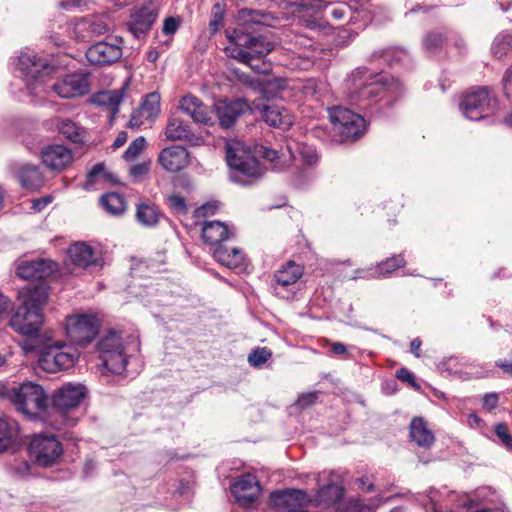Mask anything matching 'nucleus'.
<instances>
[{
    "mask_svg": "<svg viewBox=\"0 0 512 512\" xmlns=\"http://www.w3.org/2000/svg\"><path fill=\"white\" fill-rule=\"evenodd\" d=\"M21 305L10 319L9 325L19 334L34 337L43 323L42 307L48 300L44 285H27L18 292Z\"/></svg>",
    "mask_w": 512,
    "mask_h": 512,
    "instance_id": "f257e3e1",
    "label": "nucleus"
},
{
    "mask_svg": "<svg viewBox=\"0 0 512 512\" xmlns=\"http://www.w3.org/2000/svg\"><path fill=\"white\" fill-rule=\"evenodd\" d=\"M229 44L225 47L228 57L249 64L254 58H262L274 50L275 43L266 37H254L241 29L225 31Z\"/></svg>",
    "mask_w": 512,
    "mask_h": 512,
    "instance_id": "f03ea898",
    "label": "nucleus"
},
{
    "mask_svg": "<svg viewBox=\"0 0 512 512\" xmlns=\"http://www.w3.org/2000/svg\"><path fill=\"white\" fill-rule=\"evenodd\" d=\"M226 161L231 169L230 178L236 183L247 185L264 175V168L243 142L227 144Z\"/></svg>",
    "mask_w": 512,
    "mask_h": 512,
    "instance_id": "7ed1b4c3",
    "label": "nucleus"
},
{
    "mask_svg": "<svg viewBox=\"0 0 512 512\" xmlns=\"http://www.w3.org/2000/svg\"><path fill=\"white\" fill-rule=\"evenodd\" d=\"M347 85L352 99L359 103L365 102L384 93L391 95L402 91V83L392 77L381 76L377 80L367 81L366 70L358 68L352 72Z\"/></svg>",
    "mask_w": 512,
    "mask_h": 512,
    "instance_id": "20e7f679",
    "label": "nucleus"
},
{
    "mask_svg": "<svg viewBox=\"0 0 512 512\" xmlns=\"http://www.w3.org/2000/svg\"><path fill=\"white\" fill-rule=\"evenodd\" d=\"M2 393L20 412L30 417L38 416L47 407L46 393L40 385L32 382L3 386Z\"/></svg>",
    "mask_w": 512,
    "mask_h": 512,
    "instance_id": "39448f33",
    "label": "nucleus"
},
{
    "mask_svg": "<svg viewBox=\"0 0 512 512\" xmlns=\"http://www.w3.org/2000/svg\"><path fill=\"white\" fill-rule=\"evenodd\" d=\"M78 356V352L71 346L48 339L40 348L38 364L42 370L55 373L72 367Z\"/></svg>",
    "mask_w": 512,
    "mask_h": 512,
    "instance_id": "423d86ee",
    "label": "nucleus"
},
{
    "mask_svg": "<svg viewBox=\"0 0 512 512\" xmlns=\"http://www.w3.org/2000/svg\"><path fill=\"white\" fill-rule=\"evenodd\" d=\"M85 396V389L82 385L68 384L59 389L53 396V407L51 415L56 418L51 422L52 426L60 430L68 422L74 424L72 419L66 417L68 410L76 408Z\"/></svg>",
    "mask_w": 512,
    "mask_h": 512,
    "instance_id": "0eeeda50",
    "label": "nucleus"
},
{
    "mask_svg": "<svg viewBox=\"0 0 512 512\" xmlns=\"http://www.w3.org/2000/svg\"><path fill=\"white\" fill-rule=\"evenodd\" d=\"M99 357L102 365L110 372L121 374L127 365V355L121 336L109 332L98 342Z\"/></svg>",
    "mask_w": 512,
    "mask_h": 512,
    "instance_id": "6e6552de",
    "label": "nucleus"
},
{
    "mask_svg": "<svg viewBox=\"0 0 512 512\" xmlns=\"http://www.w3.org/2000/svg\"><path fill=\"white\" fill-rule=\"evenodd\" d=\"M28 451L37 465L51 467L61 458L63 447L54 435L39 433L32 437Z\"/></svg>",
    "mask_w": 512,
    "mask_h": 512,
    "instance_id": "1a4fd4ad",
    "label": "nucleus"
},
{
    "mask_svg": "<svg viewBox=\"0 0 512 512\" xmlns=\"http://www.w3.org/2000/svg\"><path fill=\"white\" fill-rule=\"evenodd\" d=\"M330 119L343 140H354L365 130L364 118L346 108H334Z\"/></svg>",
    "mask_w": 512,
    "mask_h": 512,
    "instance_id": "9d476101",
    "label": "nucleus"
},
{
    "mask_svg": "<svg viewBox=\"0 0 512 512\" xmlns=\"http://www.w3.org/2000/svg\"><path fill=\"white\" fill-rule=\"evenodd\" d=\"M494 108V99L490 97L486 88L467 93L460 102V110L469 120H479L491 113Z\"/></svg>",
    "mask_w": 512,
    "mask_h": 512,
    "instance_id": "9b49d317",
    "label": "nucleus"
},
{
    "mask_svg": "<svg viewBox=\"0 0 512 512\" xmlns=\"http://www.w3.org/2000/svg\"><path fill=\"white\" fill-rule=\"evenodd\" d=\"M110 30L105 16L92 15L74 19L70 23V33L78 41L88 42L94 37L104 35Z\"/></svg>",
    "mask_w": 512,
    "mask_h": 512,
    "instance_id": "f8f14e48",
    "label": "nucleus"
},
{
    "mask_svg": "<svg viewBox=\"0 0 512 512\" xmlns=\"http://www.w3.org/2000/svg\"><path fill=\"white\" fill-rule=\"evenodd\" d=\"M66 334L76 344L91 342L98 333V322L91 315L70 316L66 322Z\"/></svg>",
    "mask_w": 512,
    "mask_h": 512,
    "instance_id": "ddd939ff",
    "label": "nucleus"
},
{
    "mask_svg": "<svg viewBox=\"0 0 512 512\" xmlns=\"http://www.w3.org/2000/svg\"><path fill=\"white\" fill-rule=\"evenodd\" d=\"M121 43L122 40L118 37L98 42L87 50L86 57L90 63L97 65L116 62L122 57Z\"/></svg>",
    "mask_w": 512,
    "mask_h": 512,
    "instance_id": "4468645a",
    "label": "nucleus"
},
{
    "mask_svg": "<svg viewBox=\"0 0 512 512\" xmlns=\"http://www.w3.org/2000/svg\"><path fill=\"white\" fill-rule=\"evenodd\" d=\"M19 69L28 78V85L31 80L38 82L44 76L50 74L52 67L48 64L47 60L38 56L34 52H23L18 57Z\"/></svg>",
    "mask_w": 512,
    "mask_h": 512,
    "instance_id": "2eb2a0df",
    "label": "nucleus"
},
{
    "mask_svg": "<svg viewBox=\"0 0 512 512\" xmlns=\"http://www.w3.org/2000/svg\"><path fill=\"white\" fill-rule=\"evenodd\" d=\"M231 491L237 503L248 507L257 500L260 494V486L254 475L246 474L239 477V479L232 484Z\"/></svg>",
    "mask_w": 512,
    "mask_h": 512,
    "instance_id": "dca6fc26",
    "label": "nucleus"
},
{
    "mask_svg": "<svg viewBox=\"0 0 512 512\" xmlns=\"http://www.w3.org/2000/svg\"><path fill=\"white\" fill-rule=\"evenodd\" d=\"M179 109L196 123L203 125L214 123L213 111L196 96L190 94L183 96L179 101Z\"/></svg>",
    "mask_w": 512,
    "mask_h": 512,
    "instance_id": "f3484780",
    "label": "nucleus"
},
{
    "mask_svg": "<svg viewBox=\"0 0 512 512\" xmlns=\"http://www.w3.org/2000/svg\"><path fill=\"white\" fill-rule=\"evenodd\" d=\"M219 124L223 128L232 127L236 120L250 109L247 101L238 99L232 102L219 101L214 105Z\"/></svg>",
    "mask_w": 512,
    "mask_h": 512,
    "instance_id": "a211bd4d",
    "label": "nucleus"
},
{
    "mask_svg": "<svg viewBox=\"0 0 512 512\" xmlns=\"http://www.w3.org/2000/svg\"><path fill=\"white\" fill-rule=\"evenodd\" d=\"M51 89L61 98H74L88 92V82L83 75L70 74L54 83Z\"/></svg>",
    "mask_w": 512,
    "mask_h": 512,
    "instance_id": "6ab92c4d",
    "label": "nucleus"
},
{
    "mask_svg": "<svg viewBox=\"0 0 512 512\" xmlns=\"http://www.w3.org/2000/svg\"><path fill=\"white\" fill-rule=\"evenodd\" d=\"M262 119L270 126L283 130L289 129L294 123V116L284 107L260 103L255 106Z\"/></svg>",
    "mask_w": 512,
    "mask_h": 512,
    "instance_id": "aec40b11",
    "label": "nucleus"
},
{
    "mask_svg": "<svg viewBox=\"0 0 512 512\" xmlns=\"http://www.w3.org/2000/svg\"><path fill=\"white\" fill-rule=\"evenodd\" d=\"M56 269L55 263L45 259L22 261L17 267V275L28 281L42 280Z\"/></svg>",
    "mask_w": 512,
    "mask_h": 512,
    "instance_id": "412c9836",
    "label": "nucleus"
},
{
    "mask_svg": "<svg viewBox=\"0 0 512 512\" xmlns=\"http://www.w3.org/2000/svg\"><path fill=\"white\" fill-rule=\"evenodd\" d=\"M158 162L167 172L176 173L189 165V152L182 146L167 147L160 152Z\"/></svg>",
    "mask_w": 512,
    "mask_h": 512,
    "instance_id": "4be33fe9",
    "label": "nucleus"
},
{
    "mask_svg": "<svg viewBox=\"0 0 512 512\" xmlns=\"http://www.w3.org/2000/svg\"><path fill=\"white\" fill-rule=\"evenodd\" d=\"M41 158L47 168L60 171L72 162L73 155L71 150L63 145H51L42 151Z\"/></svg>",
    "mask_w": 512,
    "mask_h": 512,
    "instance_id": "5701e85b",
    "label": "nucleus"
},
{
    "mask_svg": "<svg viewBox=\"0 0 512 512\" xmlns=\"http://www.w3.org/2000/svg\"><path fill=\"white\" fill-rule=\"evenodd\" d=\"M160 111V95L156 92L148 94L139 109L133 112L129 127L138 128L144 120L153 121Z\"/></svg>",
    "mask_w": 512,
    "mask_h": 512,
    "instance_id": "b1692460",
    "label": "nucleus"
},
{
    "mask_svg": "<svg viewBox=\"0 0 512 512\" xmlns=\"http://www.w3.org/2000/svg\"><path fill=\"white\" fill-rule=\"evenodd\" d=\"M157 16L158 12L153 3L143 5L132 15L130 31L139 37L150 30Z\"/></svg>",
    "mask_w": 512,
    "mask_h": 512,
    "instance_id": "393cba45",
    "label": "nucleus"
},
{
    "mask_svg": "<svg viewBox=\"0 0 512 512\" xmlns=\"http://www.w3.org/2000/svg\"><path fill=\"white\" fill-rule=\"evenodd\" d=\"M233 233L220 221L205 222L202 227V238L205 243L218 247L228 240Z\"/></svg>",
    "mask_w": 512,
    "mask_h": 512,
    "instance_id": "a878e982",
    "label": "nucleus"
},
{
    "mask_svg": "<svg viewBox=\"0 0 512 512\" xmlns=\"http://www.w3.org/2000/svg\"><path fill=\"white\" fill-rule=\"evenodd\" d=\"M17 177L21 186L31 191L39 190L44 185V177L35 165H22Z\"/></svg>",
    "mask_w": 512,
    "mask_h": 512,
    "instance_id": "bb28decb",
    "label": "nucleus"
},
{
    "mask_svg": "<svg viewBox=\"0 0 512 512\" xmlns=\"http://www.w3.org/2000/svg\"><path fill=\"white\" fill-rule=\"evenodd\" d=\"M122 97V90L101 91L92 96L91 102L109 111L113 119L119 111Z\"/></svg>",
    "mask_w": 512,
    "mask_h": 512,
    "instance_id": "cd10ccee",
    "label": "nucleus"
},
{
    "mask_svg": "<svg viewBox=\"0 0 512 512\" xmlns=\"http://www.w3.org/2000/svg\"><path fill=\"white\" fill-rule=\"evenodd\" d=\"M410 437L419 446L429 448L435 441L432 431L421 417H415L410 423Z\"/></svg>",
    "mask_w": 512,
    "mask_h": 512,
    "instance_id": "c85d7f7f",
    "label": "nucleus"
},
{
    "mask_svg": "<svg viewBox=\"0 0 512 512\" xmlns=\"http://www.w3.org/2000/svg\"><path fill=\"white\" fill-rule=\"evenodd\" d=\"M213 257L216 261L230 269L240 267L244 262L243 252L236 248H227L224 245H220L213 251Z\"/></svg>",
    "mask_w": 512,
    "mask_h": 512,
    "instance_id": "c756f323",
    "label": "nucleus"
},
{
    "mask_svg": "<svg viewBox=\"0 0 512 512\" xmlns=\"http://www.w3.org/2000/svg\"><path fill=\"white\" fill-rule=\"evenodd\" d=\"M68 255L72 263L81 268H87L96 261L93 248L85 243L71 245Z\"/></svg>",
    "mask_w": 512,
    "mask_h": 512,
    "instance_id": "7c9ffc66",
    "label": "nucleus"
},
{
    "mask_svg": "<svg viewBox=\"0 0 512 512\" xmlns=\"http://www.w3.org/2000/svg\"><path fill=\"white\" fill-rule=\"evenodd\" d=\"M303 275V268L294 261H288L274 274L276 283L282 287L295 284Z\"/></svg>",
    "mask_w": 512,
    "mask_h": 512,
    "instance_id": "2f4dec72",
    "label": "nucleus"
},
{
    "mask_svg": "<svg viewBox=\"0 0 512 512\" xmlns=\"http://www.w3.org/2000/svg\"><path fill=\"white\" fill-rule=\"evenodd\" d=\"M404 265L405 260L403 256L396 255L381 262L374 270L370 269L368 271H357V275L353 276V279L366 277V275H363L364 273H368L370 276H385L387 274L392 273L394 270L403 267Z\"/></svg>",
    "mask_w": 512,
    "mask_h": 512,
    "instance_id": "473e14b6",
    "label": "nucleus"
},
{
    "mask_svg": "<svg viewBox=\"0 0 512 512\" xmlns=\"http://www.w3.org/2000/svg\"><path fill=\"white\" fill-rule=\"evenodd\" d=\"M160 218V212L153 204L142 202L136 206V219L146 227L157 225Z\"/></svg>",
    "mask_w": 512,
    "mask_h": 512,
    "instance_id": "72a5a7b5",
    "label": "nucleus"
},
{
    "mask_svg": "<svg viewBox=\"0 0 512 512\" xmlns=\"http://www.w3.org/2000/svg\"><path fill=\"white\" fill-rule=\"evenodd\" d=\"M344 489L337 483H329L321 487L316 494V502L329 506L336 503L343 497Z\"/></svg>",
    "mask_w": 512,
    "mask_h": 512,
    "instance_id": "f704fd0d",
    "label": "nucleus"
},
{
    "mask_svg": "<svg viewBox=\"0 0 512 512\" xmlns=\"http://www.w3.org/2000/svg\"><path fill=\"white\" fill-rule=\"evenodd\" d=\"M166 138L171 141L188 140L191 135L190 127L182 119H169L165 131Z\"/></svg>",
    "mask_w": 512,
    "mask_h": 512,
    "instance_id": "c9c22d12",
    "label": "nucleus"
},
{
    "mask_svg": "<svg viewBox=\"0 0 512 512\" xmlns=\"http://www.w3.org/2000/svg\"><path fill=\"white\" fill-rule=\"evenodd\" d=\"M57 129L68 140L74 143L83 142L85 130L70 119H59Z\"/></svg>",
    "mask_w": 512,
    "mask_h": 512,
    "instance_id": "e433bc0d",
    "label": "nucleus"
},
{
    "mask_svg": "<svg viewBox=\"0 0 512 512\" xmlns=\"http://www.w3.org/2000/svg\"><path fill=\"white\" fill-rule=\"evenodd\" d=\"M287 149L291 158L296 159L298 155L306 165L312 166L318 161V154L316 150L306 144L296 143L294 148L288 145Z\"/></svg>",
    "mask_w": 512,
    "mask_h": 512,
    "instance_id": "4c0bfd02",
    "label": "nucleus"
},
{
    "mask_svg": "<svg viewBox=\"0 0 512 512\" xmlns=\"http://www.w3.org/2000/svg\"><path fill=\"white\" fill-rule=\"evenodd\" d=\"M100 201L104 209L113 215H120L127 208L125 198L118 193H108L103 195Z\"/></svg>",
    "mask_w": 512,
    "mask_h": 512,
    "instance_id": "58836bf2",
    "label": "nucleus"
},
{
    "mask_svg": "<svg viewBox=\"0 0 512 512\" xmlns=\"http://www.w3.org/2000/svg\"><path fill=\"white\" fill-rule=\"evenodd\" d=\"M18 425L14 420L0 418V450L5 449L16 436Z\"/></svg>",
    "mask_w": 512,
    "mask_h": 512,
    "instance_id": "ea45409f",
    "label": "nucleus"
},
{
    "mask_svg": "<svg viewBox=\"0 0 512 512\" xmlns=\"http://www.w3.org/2000/svg\"><path fill=\"white\" fill-rule=\"evenodd\" d=\"M512 51V33L500 34L496 37L492 52L497 58H501Z\"/></svg>",
    "mask_w": 512,
    "mask_h": 512,
    "instance_id": "a19ab883",
    "label": "nucleus"
},
{
    "mask_svg": "<svg viewBox=\"0 0 512 512\" xmlns=\"http://www.w3.org/2000/svg\"><path fill=\"white\" fill-rule=\"evenodd\" d=\"M271 355L272 353L268 348H257L249 354L248 362L253 367H259L268 361Z\"/></svg>",
    "mask_w": 512,
    "mask_h": 512,
    "instance_id": "79ce46f5",
    "label": "nucleus"
},
{
    "mask_svg": "<svg viewBox=\"0 0 512 512\" xmlns=\"http://www.w3.org/2000/svg\"><path fill=\"white\" fill-rule=\"evenodd\" d=\"M145 144L146 141L144 137L136 138L124 152L123 158L127 161L134 160L143 151Z\"/></svg>",
    "mask_w": 512,
    "mask_h": 512,
    "instance_id": "37998d69",
    "label": "nucleus"
},
{
    "mask_svg": "<svg viewBox=\"0 0 512 512\" xmlns=\"http://www.w3.org/2000/svg\"><path fill=\"white\" fill-rule=\"evenodd\" d=\"M444 36L441 33H430L424 39V46L430 52H436L444 43Z\"/></svg>",
    "mask_w": 512,
    "mask_h": 512,
    "instance_id": "c03bdc74",
    "label": "nucleus"
},
{
    "mask_svg": "<svg viewBox=\"0 0 512 512\" xmlns=\"http://www.w3.org/2000/svg\"><path fill=\"white\" fill-rule=\"evenodd\" d=\"M495 433L501 439L505 447L512 451V435L508 432L507 426L504 423H499L495 426Z\"/></svg>",
    "mask_w": 512,
    "mask_h": 512,
    "instance_id": "a18cd8bd",
    "label": "nucleus"
},
{
    "mask_svg": "<svg viewBox=\"0 0 512 512\" xmlns=\"http://www.w3.org/2000/svg\"><path fill=\"white\" fill-rule=\"evenodd\" d=\"M170 208L178 214H186L187 207L183 197L179 195H171L167 198Z\"/></svg>",
    "mask_w": 512,
    "mask_h": 512,
    "instance_id": "49530a36",
    "label": "nucleus"
},
{
    "mask_svg": "<svg viewBox=\"0 0 512 512\" xmlns=\"http://www.w3.org/2000/svg\"><path fill=\"white\" fill-rule=\"evenodd\" d=\"M100 176H105L104 174V165L99 163L96 164L87 174V180L85 184V188L88 189L93 186Z\"/></svg>",
    "mask_w": 512,
    "mask_h": 512,
    "instance_id": "de8ad7c7",
    "label": "nucleus"
},
{
    "mask_svg": "<svg viewBox=\"0 0 512 512\" xmlns=\"http://www.w3.org/2000/svg\"><path fill=\"white\" fill-rule=\"evenodd\" d=\"M223 23V13L221 11H214L208 25L210 34H216L223 27Z\"/></svg>",
    "mask_w": 512,
    "mask_h": 512,
    "instance_id": "09e8293b",
    "label": "nucleus"
},
{
    "mask_svg": "<svg viewBox=\"0 0 512 512\" xmlns=\"http://www.w3.org/2000/svg\"><path fill=\"white\" fill-rule=\"evenodd\" d=\"M317 400V394L314 392L304 393L300 395L296 401V405L300 409H305L313 405Z\"/></svg>",
    "mask_w": 512,
    "mask_h": 512,
    "instance_id": "8fccbe9b",
    "label": "nucleus"
},
{
    "mask_svg": "<svg viewBox=\"0 0 512 512\" xmlns=\"http://www.w3.org/2000/svg\"><path fill=\"white\" fill-rule=\"evenodd\" d=\"M53 198L50 195H46L40 198L32 199L31 202V209L34 212H40L42 211L48 204L52 202Z\"/></svg>",
    "mask_w": 512,
    "mask_h": 512,
    "instance_id": "3c124183",
    "label": "nucleus"
},
{
    "mask_svg": "<svg viewBox=\"0 0 512 512\" xmlns=\"http://www.w3.org/2000/svg\"><path fill=\"white\" fill-rule=\"evenodd\" d=\"M179 25H180V21L178 19L173 18V17H168L164 21L162 31L164 34H167V35L174 34L177 31Z\"/></svg>",
    "mask_w": 512,
    "mask_h": 512,
    "instance_id": "603ef678",
    "label": "nucleus"
},
{
    "mask_svg": "<svg viewBox=\"0 0 512 512\" xmlns=\"http://www.w3.org/2000/svg\"><path fill=\"white\" fill-rule=\"evenodd\" d=\"M257 153L262 156L263 158L271 161V162H274L276 159L279 158V154H278V151L274 150V149H271V148H267V147H263L261 146L258 150H257Z\"/></svg>",
    "mask_w": 512,
    "mask_h": 512,
    "instance_id": "864d4df0",
    "label": "nucleus"
},
{
    "mask_svg": "<svg viewBox=\"0 0 512 512\" xmlns=\"http://www.w3.org/2000/svg\"><path fill=\"white\" fill-rule=\"evenodd\" d=\"M349 512H372V508L360 500H353L349 503Z\"/></svg>",
    "mask_w": 512,
    "mask_h": 512,
    "instance_id": "5fc2aeb1",
    "label": "nucleus"
},
{
    "mask_svg": "<svg viewBox=\"0 0 512 512\" xmlns=\"http://www.w3.org/2000/svg\"><path fill=\"white\" fill-rule=\"evenodd\" d=\"M149 170L148 163H138L130 168V174L133 177H140L145 175Z\"/></svg>",
    "mask_w": 512,
    "mask_h": 512,
    "instance_id": "6e6d98bb",
    "label": "nucleus"
},
{
    "mask_svg": "<svg viewBox=\"0 0 512 512\" xmlns=\"http://www.w3.org/2000/svg\"><path fill=\"white\" fill-rule=\"evenodd\" d=\"M396 375L400 380L414 384V376L408 369L400 368Z\"/></svg>",
    "mask_w": 512,
    "mask_h": 512,
    "instance_id": "4d7b16f0",
    "label": "nucleus"
},
{
    "mask_svg": "<svg viewBox=\"0 0 512 512\" xmlns=\"http://www.w3.org/2000/svg\"><path fill=\"white\" fill-rule=\"evenodd\" d=\"M498 397L496 394H486L483 398L484 406L488 407L490 410L494 409L497 406Z\"/></svg>",
    "mask_w": 512,
    "mask_h": 512,
    "instance_id": "13d9d810",
    "label": "nucleus"
},
{
    "mask_svg": "<svg viewBox=\"0 0 512 512\" xmlns=\"http://www.w3.org/2000/svg\"><path fill=\"white\" fill-rule=\"evenodd\" d=\"M81 3L82 0H63L59 3V6L64 10H72L79 7Z\"/></svg>",
    "mask_w": 512,
    "mask_h": 512,
    "instance_id": "bf43d9fd",
    "label": "nucleus"
},
{
    "mask_svg": "<svg viewBox=\"0 0 512 512\" xmlns=\"http://www.w3.org/2000/svg\"><path fill=\"white\" fill-rule=\"evenodd\" d=\"M9 307L10 303L8 298L0 294V318L8 312Z\"/></svg>",
    "mask_w": 512,
    "mask_h": 512,
    "instance_id": "052dcab7",
    "label": "nucleus"
},
{
    "mask_svg": "<svg viewBox=\"0 0 512 512\" xmlns=\"http://www.w3.org/2000/svg\"><path fill=\"white\" fill-rule=\"evenodd\" d=\"M128 135L126 132L122 131L118 134L116 139L114 140L113 147L119 148L123 146L127 141Z\"/></svg>",
    "mask_w": 512,
    "mask_h": 512,
    "instance_id": "680f3d73",
    "label": "nucleus"
},
{
    "mask_svg": "<svg viewBox=\"0 0 512 512\" xmlns=\"http://www.w3.org/2000/svg\"><path fill=\"white\" fill-rule=\"evenodd\" d=\"M331 350L334 354L342 355L346 353V346L341 342H334L331 345Z\"/></svg>",
    "mask_w": 512,
    "mask_h": 512,
    "instance_id": "e2e57ef3",
    "label": "nucleus"
},
{
    "mask_svg": "<svg viewBox=\"0 0 512 512\" xmlns=\"http://www.w3.org/2000/svg\"><path fill=\"white\" fill-rule=\"evenodd\" d=\"M420 347L421 340L419 338H415L411 341L410 350L416 357H420Z\"/></svg>",
    "mask_w": 512,
    "mask_h": 512,
    "instance_id": "0e129e2a",
    "label": "nucleus"
},
{
    "mask_svg": "<svg viewBox=\"0 0 512 512\" xmlns=\"http://www.w3.org/2000/svg\"><path fill=\"white\" fill-rule=\"evenodd\" d=\"M497 366L500 367L505 373L512 375V361H500L497 362Z\"/></svg>",
    "mask_w": 512,
    "mask_h": 512,
    "instance_id": "69168bd1",
    "label": "nucleus"
},
{
    "mask_svg": "<svg viewBox=\"0 0 512 512\" xmlns=\"http://www.w3.org/2000/svg\"><path fill=\"white\" fill-rule=\"evenodd\" d=\"M344 14H345V11H344V9H342V8H333V9L331 10V15H332L335 19H337V20L342 19V18L344 17Z\"/></svg>",
    "mask_w": 512,
    "mask_h": 512,
    "instance_id": "338daca9",
    "label": "nucleus"
},
{
    "mask_svg": "<svg viewBox=\"0 0 512 512\" xmlns=\"http://www.w3.org/2000/svg\"><path fill=\"white\" fill-rule=\"evenodd\" d=\"M269 86H275L277 90H281L285 87V81L283 79H275L273 82H269Z\"/></svg>",
    "mask_w": 512,
    "mask_h": 512,
    "instance_id": "774afa93",
    "label": "nucleus"
}]
</instances>
